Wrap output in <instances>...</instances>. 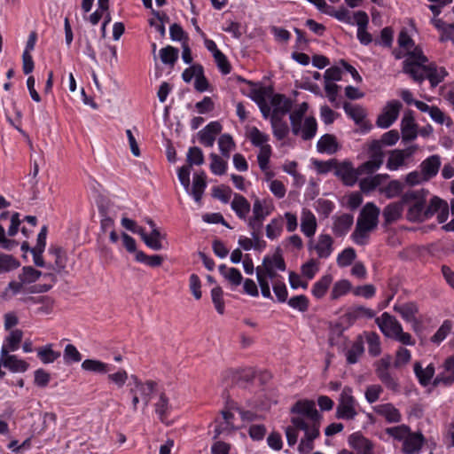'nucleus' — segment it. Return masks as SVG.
<instances>
[{
	"label": "nucleus",
	"mask_w": 454,
	"mask_h": 454,
	"mask_svg": "<svg viewBox=\"0 0 454 454\" xmlns=\"http://www.w3.org/2000/svg\"><path fill=\"white\" fill-rule=\"evenodd\" d=\"M317 219L315 215L308 208H303L301 214V230L307 237H312L317 231Z\"/></svg>",
	"instance_id": "b1692460"
},
{
	"label": "nucleus",
	"mask_w": 454,
	"mask_h": 454,
	"mask_svg": "<svg viewBox=\"0 0 454 454\" xmlns=\"http://www.w3.org/2000/svg\"><path fill=\"white\" fill-rule=\"evenodd\" d=\"M392 358L386 356L375 363V372L379 380L390 390L396 391L399 387L397 380L389 372Z\"/></svg>",
	"instance_id": "1a4fd4ad"
},
{
	"label": "nucleus",
	"mask_w": 454,
	"mask_h": 454,
	"mask_svg": "<svg viewBox=\"0 0 454 454\" xmlns=\"http://www.w3.org/2000/svg\"><path fill=\"white\" fill-rule=\"evenodd\" d=\"M442 372H439L434 379V386H450L454 384V355L448 356L442 365Z\"/></svg>",
	"instance_id": "dca6fc26"
},
{
	"label": "nucleus",
	"mask_w": 454,
	"mask_h": 454,
	"mask_svg": "<svg viewBox=\"0 0 454 454\" xmlns=\"http://www.w3.org/2000/svg\"><path fill=\"white\" fill-rule=\"evenodd\" d=\"M304 437L301 440L298 450L302 454H309L314 449V440L319 436V427L302 428Z\"/></svg>",
	"instance_id": "a878e982"
},
{
	"label": "nucleus",
	"mask_w": 454,
	"mask_h": 454,
	"mask_svg": "<svg viewBox=\"0 0 454 454\" xmlns=\"http://www.w3.org/2000/svg\"><path fill=\"white\" fill-rule=\"evenodd\" d=\"M388 177L387 175H375L363 178L359 182V186L362 192H369L381 184V183Z\"/></svg>",
	"instance_id": "a18cd8bd"
},
{
	"label": "nucleus",
	"mask_w": 454,
	"mask_h": 454,
	"mask_svg": "<svg viewBox=\"0 0 454 454\" xmlns=\"http://www.w3.org/2000/svg\"><path fill=\"white\" fill-rule=\"evenodd\" d=\"M20 265V262L12 255L0 253V274L14 270Z\"/></svg>",
	"instance_id": "3c124183"
},
{
	"label": "nucleus",
	"mask_w": 454,
	"mask_h": 454,
	"mask_svg": "<svg viewBox=\"0 0 454 454\" xmlns=\"http://www.w3.org/2000/svg\"><path fill=\"white\" fill-rule=\"evenodd\" d=\"M283 231V220L282 218H273L266 225V236L270 239H275L278 238Z\"/></svg>",
	"instance_id": "6e6d98bb"
},
{
	"label": "nucleus",
	"mask_w": 454,
	"mask_h": 454,
	"mask_svg": "<svg viewBox=\"0 0 454 454\" xmlns=\"http://www.w3.org/2000/svg\"><path fill=\"white\" fill-rule=\"evenodd\" d=\"M356 251L352 247L345 248L337 256V264L340 267H347L352 263L356 258Z\"/></svg>",
	"instance_id": "774afa93"
},
{
	"label": "nucleus",
	"mask_w": 454,
	"mask_h": 454,
	"mask_svg": "<svg viewBox=\"0 0 454 454\" xmlns=\"http://www.w3.org/2000/svg\"><path fill=\"white\" fill-rule=\"evenodd\" d=\"M418 149L417 145H411L403 150L395 149L390 152L387 161V168L395 171L405 165V161Z\"/></svg>",
	"instance_id": "2eb2a0df"
},
{
	"label": "nucleus",
	"mask_w": 454,
	"mask_h": 454,
	"mask_svg": "<svg viewBox=\"0 0 454 454\" xmlns=\"http://www.w3.org/2000/svg\"><path fill=\"white\" fill-rule=\"evenodd\" d=\"M371 231H372L367 227L356 223L355 231L351 234V238L356 245L364 246L368 243Z\"/></svg>",
	"instance_id": "864d4df0"
},
{
	"label": "nucleus",
	"mask_w": 454,
	"mask_h": 454,
	"mask_svg": "<svg viewBox=\"0 0 454 454\" xmlns=\"http://www.w3.org/2000/svg\"><path fill=\"white\" fill-rule=\"evenodd\" d=\"M370 159L361 164L357 169L359 176L371 175L377 171L383 163V153L380 141H373L370 145Z\"/></svg>",
	"instance_id": "0eeeda50"
},
{
	"label": "nucleus",
	"mask_w": 454,
	"mask_h": 454,
	"mask_svg": "<svg viewBox=\"0 0 454 454\" xmlns=\"http://www.w3.org/2000/svg\"><path fill=\"white\" fill-rule=\"evenodd\" d=\"M428 192L424 189L409 190L402 196V202L408 207L407 219L411 222H424L426 200Z\"/></svg>",
	"instance_id": "7ed1b4c3"
},
{
	"label": "nucleus",
	"mask_w": 454,
	"mask_h": 454,
	"mask_svg": "<svg viewBox=\"0 0 454 454\" xmlns=\"http://www.w3.org/2000/svg\"><path fill=\"white\" fill-rule=\"evenodd\" d=\"M222 129L223 127L219 121L209 122L198 133L200 142L207 147H212L216 136L220 134Z\"/></svg>",
	"instance_id": "6ab92c4d"
},
{
	"label": "nucleus",
	"mask_w": 454,
	"mask_h": 454,
	"mask_svg": "<svg viewBox=\"0 0 454 454\" xmlns=\"http://www.w3.org/2000/svg\"><path fill=\"white\" fill-rule=\"evenodd\" d=\"M82 369L87 372H91L98 374H106L110 372L113 368L112 365L96 359H85L81 365Z\"/></svg>",
	"instance_id": "c9c22d12"
},
{
	"label": "nucleus",
	"mask_w": 454,
	"mask_h": 454,
	"mask_svg": "<svg viewBox=\"0 0 454 454\" xmlns=\"http://www.w3.org/2000/svg\"><path fill=\"white\" fill-rule=\"evenodd\" d=\"M359 403L353 395V388L345 386L339 395L336 417L344 420H354L358 415Z\"/></svg>",
	"instance_id": "20e7f679"
},
{
	"label": "nucleus",
	"mask_w": 454,
	"mask_h": 454,
	"mask_svg": "<svg viewBox=\"0 0 454 454\" xmlns=\"http://www.w3.org/2000/svg\"><path fill=\"white\" fill-rule=\"evenodd\" d=\"M375 322L381 333L387 338L394 339L401 333V324L387 312H384L380 317H378Z\"/></svg>",
	"instance_id": "9b49d317"
},
{
	"label": "nucleus",
	"mask_w": 454,
	"mask_h": 454,
	"mask_svg": "<svg viewBox=\"0 0 454 454\" xmlns=\"http://www.w3.org/2000/svg\"><path fill=\"white\" fill-rule=\"evenodd\" d=\"M291 128L294 135L301 137L303 140H310L316 136L317 123L316 119L310 116L293 123Z\"/></svg>",
	"instance_id": "ddd939ff"
},
{
	"label": "nucleus",
	"mask_w": 454,
	"mask_h": 454,
	"mask_svg": "<svg viewBox=\"0 0 454 454\" xmlns=\"http://www.w3.org/2000/svg\"><path fill=\"white\" fill-rule=\"evenodd\" d=\"M333 282L330 274L324 275L312 286L311 293L317 299L323 298Z\"/></svg>",
	"instance_id": "a19ab883"
},
{
	"label": "nucleus",
	"mask_w": 454,
	"mask_h": 454,
	"mask_svg": "<svg viewBox=\"0 0 454 454\" xmlns=\"http://www.w3.org/2000/svg\"><path fill=\"white\" fill-rule=\"evenodd\" d=\"M218 146L222 155L229 158L231 152L235 148V143L230 134H223L218 139Z\"/></svg>",
	"instance_id": "5fc2aeb1"
},
{
	"label": "nucleus",
	"mask_w": 454,
	"mask_h": 454,
	"mask_svg": "<svg viewBox=\"0 0 454 454\" xmlns=\"http://www.w3.org/2000/svg\"><path fill=\"white\" fill-rule=\"evenodd\" d=\"M351 283L347 279L335 282L331 291V299L335 301L346 295L351 290Z\"/></svg>",
	"instance_id": "de8ad7c7"
},
{
	"label": "nucleus",
	"mask_w": 454,
	"mask_h": 454,
	"mask_svg": "<svg viewBox=\"0 0 454 454\" xmlns=\"http://www.w3.org/2000/svg\"><path fill=\"white\" fill-rule=\"evenodd\" d=\"M446 201L443 200L434 196L430 200V202L427 206H426L425 213V221L430 219L434 215H437L439 210L442 207Z\"/></svg>",
	"instance_id": "052dcab7"
},
{
	"label": "nucleus",
	"mask_w": 454,
	"mask_h": 454,
	"mask_svg": "<svg viewBox=\"0 0 454 454\" xmlns=\"http://www.w3.org/2000/svg\"><path fill=\"white\" fill-rule=\"evenodd\" d=\"M270 103L273 108L271 115L281 117L290 112L293 106L292 101L281 94L274 95Z\"/></svg>",
	"instance_id": "c85d7f7f"
},
{
	"label": "nucleus",
	"mask_w": 454,
	"mask_h": 454,
	"mask_svg": "<svg viewBox=\"0 0 454 454\" xmlns=\"http://www.w3.org/2000/svg\"><path fill=\"white\" fill-rule=\"evenodd\" d=\"M402 106V103L396 99L388 101L378 116L377 125L381 129L390 127L397 120Z\"/></svg>",
	"instance_id": "9d476101"
},
{
	"label": "nucleus",
	"mask_w": 454,
	"mask_h": 454,
	"mask_svg": "<svg viewBox=\"0 0 454 454\" xmlns=\"http://www.w3.org/2000/svg\"><path fill=\"white\" fill-rule=\"evenodd\" d=\"M131 379L133 383L129 384V394H136L139 396L143 403V410H145L150 403L151 395L156 392L157 384L153 380L142 382L134 375H131Z\"/></svg>",
	"instance_id": "6e6552de"
},
{
	"label": "nucleus",
	"mask_w": 454,
	"mask_h": 454,
	"mask_svg": "<svg viewBox=\"0 0 454 454\" xmlns=\"http://www.w3.org/2000/svg\"><path fill=\"white\" fill-rule=\"evenodd\" d=\"M413 370L419 382L423 387H426L430 383L435 372V368L433 364H429L426 368H423L419 362H416L414 364Z\"/></svg>",
	"instance_id": "2f4dec72"
},
{
	"label": "nucleus",
	"mask_w": 454,
	"mask_h": 454,
	"mask_svg": "<svg viewBox=\"0 0 454 454\" xmlns=\"http://www.w3.org/2000/svg\"><path fill=\"white\" fill-rule=\"evenodd\" d=\"M41 276L42 272L40 270L34 269L32 266H25L18 275V279L27 287V285L36 282Z\"/></svg>",
	"instance_id": "c03bdc74"
},
{
	"label": "nucleus",
	"mask_w": 454,
	"mask_h": 454,
	"mask_svg": "<svg viewBox=\"0 0 454 454\" xmlns=\"http://www.w3.org/2000/svg\"><path fill=\"white\" fill-rule=\"evenodd\" d=\"M394 310L400 314L404 321L414 325L418 324L416 315L419 311V309L414 302L395 304L394 306Z\"/></svg>",
	"instance_id": "bb28decb"
},
{
	"label": "nucleus",
	"mask_w": 454,
	"mask_h": 454,
	"mask_svg": "<svg viewBox=\"0 0 454 454\" xmlns=\"http://www.w3.org/2000/svg\"><path fill=\"white\" fill-rule=\"evenodd\" d=\"M402 138L405 142L414 140L418 136L415 121L411 114H405L401 121Z\"/></svg>",
	"instance_id": "c756f323"
},
{
	"label": "nucleus",
	"mask_w": 454,
	"mask_h": 454,
	"mask_svg": "<svg viewBox=\"0 0 454 454\" xmlns=\"http://www.w3.org/2000/svg\"><path fill=\"white\" fill-rule=\"evenodd\" d=\"M187 166L202 165L204 163V154L200 148L197 146L190 147L186 155Z\"/></svg>",
	"instance_id": "bf43d9fd"
},
{
	"label": "nucleus",
	"mask_w": 454,
	"mask_h": 454,
	"mask_svg": "<svg viewBox=\"0 0 454 454\" xmlns=\"http://www.w3.org/2000/svg\"><path fill=\"white\" fill-rule=\"evenodd\" d=\"M386 433L398 441H403L411 433L410 427L406 425H400L393 427H388L386 429Z\"/></svg>",
	"instance_id": "0e129e2a"
},
{
	"label": "nucleus",
	"mask_w": 454,
	"mask_h": 454,
	"mask_svg": "<svg viewBox=\"0 0 454 454\" xmlns=\"http://www.w3.org/2000/svg\"><path fill=\"white\" fill-rule=\"evenodd\" d=\"M22 337L23 333L21 330H12L4 340V343L3 344L1 348V354L3 356H5L10 352H14L18 350Z\"/></svg>",
	"instance_id": "7c9ffc66"
},
{
	"label": "nucleus",
	"mask_w": 454,
	"mask_h": 454,
	"mask_svg": "<svg viewBox=\"0 0 454 454\" xmlns=\"http://www.w3.org/2000/svg\"><path fill=\"white\" fill-rule=\"evenodd\" d=\"M0 356L2 358L3 366L12 372H25L29 367V364L25 360L20 359L15 355H10V353H8L5 356L1 354Z\"/></svg>",
	"instance_id": "393cba45"
},
{
	"label": "nucleus",
	"mask_w": 454,
	"mask_h": 454,
	"mask_svg": "<svg viewBox=\"0 0 454 454\" xmlns=\"http://www.w3.org/2000/svg\"><path fill=\"white\" fill-rule=\"evenodd\" d=\"M291 412L296 414L291 422L299 429L320 427L321 416L316 409V404L310 400H301L292 407Z\"/></svg>",
	"instance_id": "f03ea898"
},
{
	"label": "nucleus",
	"mask_w": 454,
	"mask_h": 454,
	"mask_svg": "<svg viewBox=\"0 0 454 454\" xmlns=\"http://www.w3.org/2000/svg\"><path fill=\"white\" fill-rule=\"evenodd\" d=\"M218 270L224 279L227 280L233 287H237L241 284L243 278L238 269L221 264Z\"/></svg>",
	"instance_id": "58836bf2"
},
{
	"label": "nucleus",
	"mask_w": 454,
	"mask_h": 454,
	"mask_svg": "<svg viewBox=\"0 0 454 454\" xmlns=\"http://www.w3.org/2000/svg\"><path fill=\"white\" fill-rule=\"evenodd\" d=\"M209 157L211 159L210 170L212 173L217 176L225 174L228 166L227 161L215 153H211Z\"/></svg>",
	"instance_id": "13d9d810"
},
{
	"label": "nucleus",
	"mask_w": 454,
	"mask_h": 454,
	"mask_svg": "<svg viewBox=\"0 0 454 454\" xmlns=\"http://www.w3.org/2000/svg\"><path fill=\"white\" fill-rule=\"evenodd\" d=\"M154 406L155 412L158 414L160 420L163 421L166 415L168 413L170 410L168 398L166 396L165 393L160 392L158 394V398L156 403H154Z\"/></svg>",
	"instance_id": "09e8293b"
},
{
	"label": "nucleus",
	"mask_w": 454,
	"mask_h": 454,
	"mask_svg": "<svg viewBox=\"0 0 454 454\" xmlns=\"http://www.w3.org/2000/svg\"><path fill=\"white\" fill-rule=\"evenodd\" d=\"M107 379L111 383L114 384L118 388H121L126 384V382L129 379V374L126 370L120 368L118 371H116L113 373L108 372Z\"/></svg>",
	"instance_id": "e2e57ef3"
},
{
	"label": "nucleus",
	"mask_w": 454,
	"mask_h": 454,
	"mask_svg": "<svg viewBox=\"0 0 454 454\" xmlns=\"http://www.w3.org/2000/svg\"><path fill=\"white\" fill-rule=\"evenodd\" d=\"M348 444L359 454H374L372 442L358 433L348 437Z\"/></svg>",
	"instance_id": "4be33fe9"
},
{
	"label": "nucleus",
	"mask_w": 454,
	"mask_h": 454,
	"mask_svg": "<svg viewBox=\"0 0 454 454\" xmlns=\"http://www.w3.org/2000/svg\"><path fill=\"white\" fill-rule=\"evenodd\" d=\"M348 316L355 320L359 318H372L375 316V312L369 308L356 306L350 309Z\"/></svg>",
	"instance_id": "69168bd1"
},
{
	"label": "nucleus",
	"mask_w": 454,
	"mask_h": 454,
	"mask_svg": "<svg viewBox=\"0 0 454 454\" xmlns=\"http://www.w3.org/2000/svg\"><path fill=\"white\" fill-rule=\"evenodd\" d=\"M335 175L348 186L354 185L360 176L358 169L355 168L350 162L347 161L336 165Z\"/></svg>",
	"instance_id": "f3484780"
},
{
	"label": "nucleus",
	"mask_w": 454,
	"mask_h": 454,
	"mask_svg": "<svg viewBox=\"0 0 454 454\" xmlns=\"http://www.w3.org/2000/svg\"><path fill=\"white\" fill-rule=\"evenodd\" d=\"M366 341L369 354L372 356H379L381 351L380 336L375 333H368L366 334Z\"/></svg>",
	"instance_id": "680f3d73"
},
{
	"label": "nucleus",
	"mask_w": 454,
	"mask_h": 454,
	"mask_svg": "<svg viewBox=\"0 0 454 454\" xmlns=\"http://www.w3.org/2000/svg\"><path fill=\"white\" fill-rule=\"evenodd\" d=\"M231 207L239 219H248L247 216L251 210V205L243 195L235 193L231 202Z\"/></svg>",
	"instance_id": "5701e85b"
},
{
	"label": "nucleus",
	"mask_w": 454,
	"mask_h": 454,
	"mask_svg": "<svg viewBox=\"0 0 454 454\" xmlns=\"http://www.w3.org/2000/svg\"><path fill=\"white\" fill-rule=\"evenodd\" d=\"M142 233L140 237L148 247L155 251L162 249L161 241L165 239V235L161 234L159 230H152L149 234L144 230Z\"/></svg>",
	"instance_id": "473e14b6"
},
{
	"label": "nucleus",
	"mask_w": 454,
	"mask_h": 454,
	"mask_svg": "<svg viewBox=\"0 0 454 454\" xmlns=\"http://www.w3.org/2000/svg\"><path fill=\"white\" fill-rule=\"evenodd\" d=\"M10 219V226L7 231V234L9 237H14L18 231L20 225V214L15 212L10 215V212L4 211L0 214V222ZM18 242L6 238L5 229L2 223H0V247L3 249L11 251L15 247H17Z\"/></svg>",
	"instance_id": "423d86ee"
},
{
	"label": "nucleus",
	"mask_w": 454,
	"mask_h": 454,
	"mask_svg": "<svg viewBox=\"0 0 454 454\" xmlns=\"http://www.w3.org/2000/svg\"><path fill=\"white\" fill-rule=\"evenodd\" d=\"M441 165V157L434 154L425 159L420 163L419 168L426 176V180L429 181L438 174Z\"/></svg>",
	"instance_id": "412c9836"
},
{
	"label": "nucleus",
	"mask_w": 454,
	"mask_h": 454,
	"mask_svg": "<svg viewBox=\"0 0 454 454\" xmlns=\"http://www.w3.org/2000/svg\"><path fill=\"white\" fill-rule=\"evenodd\" d=\"M373 411L384 418L388 423H398L402 419L401 412L392 403H381L372 407Z\"/></svg>",
	"instance_id": "aec40b11"
},
{
	"label": "nucleus",
	"mask_w": 454,
	"mask_h": 454,
	"mask_svg": "<svg viewBox=\"0 0 454 454\" xmlns=\"http://www.w3.org/2000/svg\"><path fill=\"white\" fill-rule=\"evenodd\" d=\"M364 351V343L361 339L356 340L347 351L346 357L348 364H353L358 362L359 357Z\"/></svg>",
	"instance_id": "8fccbe9b"
},
{
	"label": "nucleus",
	"mask_w": 454,
	"mask_h": 454,
	"mask_svg": "<svg viewBox=\"0 0 454 454\" xmlns=\"http://www.w3.org/2000/svg\"><path fill=\"white\" fill-rule=\"evenodd\" d=\"M425 439L420 433H410L405 438L403 445L404 454H418L423 445Z\"/></svg>",
	"instance_id": "cd10ccee"
},
{
	"label": "nucleus",
	"mask_w": 454,
	"mask_h": 454,
	"mask_svg": "<svg viewBox=\"0 0 454 454\" xmlns=\"http://www.w3.org/2000/svg\"><path fill=\"white\" fill-rule=\"evenodd\" d=\"M309 248L316 251L318 258L327 259L333 251V239L329 234H320Z\"/></svg>",
	"instance_id": "a211bd4d"
},
{
	"label": "nucleus",
	"mask_w": 454,
	"mask_h": 454,
	"mask_svg": "<svg viewBox=\"0 0 454 454\" xmlns=\"http://www.w3.org/2000/svg\"><path fill=\"white\" fill-rule=\"evenodd\" d=\"M397 42L399 47L406 51V59H404V60H408L411 53L416 50H422L419 46L415 45L414 41L408 35L407 30L404 28L400 31Z\"/></svg>",
	"instance_id": "ea45409f"
},
{
	"label": "nucleus",
	"mask_w": 454,
	"mask_h": 454,
	"mask_svg": "<svg viewBox=\"0 0 454 454\" xmlns=\"http://www.w3.org/2000/svg\"><path fill=\"white\" fill-rule=\"evenodd\" d=\"M403 72L419 83L427 79L432 87H436L448 74L444 67L429 63L422 50H416L408 60H403Z\"/></svg>",
	"instance_id": "f257e3e1"
},
{
	"label": "nucleus",
	"mask_w": 454,
	"mask_h": 454,
	"mask_svg": "<svg viewBox=\"0 0 454 454\" xmlns=\"http://www.w3.org/2000/svg\"><path fill=\"white\" fill-rule=\"evenodd\" d=\"M343 109L346 114L360 127L363 133H366L371 129L372 125L366 120V112L362 106L345 103Z\"/></svg>",
	"instance_id": "4468645a"
},
{
	"label": "nucleus",
	"mask_w": 454,
	"mask_h": 454,
	"mask_svg": "<svg viewBox=\"0 0 454 454\" xmlns=\"http://www.w3.org/2000/svg\"><path fill=\"white\" fill-rule=\"evenodd\" d=\"M37 356L43 364H51L60 356V353L54 351L51 345H46L38 349Z\"/></svg>",
	"instance_id": "4d7b16f0"
},
{
	"label": "nucleus",
	"mask_w": 454,
	"mask_h": 454,
	"mask_svg": "<svg viewBox=\"0 0 454 454\" xmlns=\"http://www.w3.org/2000/svg\"><path fill=\"white\" fill-rule=\"evenodd\" d=\"M380 213V208L372 202L366 203L357 218L356 223L373 231L378 225Z\"/></svg>",
	"instance_id": "f8f14e48"
},
{
	"label": "nucleus",
	"mask_w": 454,
	"mask_h": 454,
	"mask_svg": "<svg viewBox=\"0 0 454 454\" xmlns=\"http://www.w3.org/2000/svg\"><path fill=\"white\" fill-rule=\"evenodd\" d=\"M403 189V184L398 180L390 181L381 192L386 195L387 199H392L398 196Z\"/></svg>",
	"instance_id": "338daca9"
},
{
	"label": "nucleus",
	"mask_w": 454,
	"mask_h": 454,
	"mask_svg": "<svg viewBox=\"0 0 454 454\" xmlns=\"http://www.w3.org/2000/svg\"><path fill=\"white\" fill-rule=\"evenodd\" d=\"M178 50L173 46L168 45L160 50V58L163 64L174 66L178 59Z\"/></svg>",
	"instance_id": "603ef678"
},
{
	"label": "nucleus",
	"mask_w": 454,
	"mask_h": 454,
	"mask_svg": "<svg viewBox=\"0 0 454 454\" xmlns=\"http://www.w3.org/2000/svg\"><path fill=\"white\" fill-rule=\"evenodd\" d=\"M353 215L343 214L334 219L333 231L336 236H344L353 224Z\"/></svg>",
	"instance_id": "f704fd0d"
},
{
	"label": "nucleus",
	"mask_w": 454,
	"mask_h": 454,
	"mask_svg": "<svg viewBox=\"0 0 454 454\" xmlns=\"http://www.w3.org/2000/svg\"><path fill=\"white\" fill-rule=\"evenodd\" d=\"M253 215L247 219V225L252 231V238L258 241L262 228L263 221L270 215L271 208L266 200L256 198L252 208Z\"/></svg>",
	"instance_id": "39448f33"
},
{
	"label": "nucleus",
	"mask_w": 454,
	"mask_h": 454,
	"mask_svg": "<svg viewBox=\"0 0 454 454\" xmlns=\"http://www.w3.org/2000/svg\"><path fill=\"white\" fill-rule=\"evenodd\" d=\"M317 148L320 153L333 154L338 149L336 138L333 135L325 134L317 141Z\"/></svg>",
	"instance_id": "79ce46f5"
},
{
	"label": "nucleus",
	"mask_w": 454,
	"mask_h": 454,
	"mask_svg": "<svg viewBox=\"0 0 454 454\" xmlns=\"http://www.w3.org/2000/svg\"><path fill=\"white\" fill-rule=\"evenodd\" d=\"M247 137L251 143L260 149L263 146H270L268 145L269 136L260 131L256 127H252L247 134Z\"/></svg>",
	"instance_id": "49530a36"
},
{
	"label": "nucleus",
	"mask_w": 454,
	"mask_h": 454,
	"mask_svg": "<svg viewBox=\"0 0 454 454\" xmlns=\"http://www.w3.org/2000/svg\"><path fill=\"white\" fill-rule=\"evenodd\" d=\"M270 122L273 129V134L277 139L282 140L284 139L288 132L289 128L285 121H283L281 116L271 115Z\"/></svg>",
	"instance_id": "37998d69"
},
{
	"label": "nucleus",
	"mask_w": 454,
	"mask_h": 454,
	"mask_svg": "<svg viewBox=\"0 0 454 454\" xmlns=\"http://www.w3.org/2000/svg\"><path fill=\"white\" fill-rule=\"evenodd\" d=\"M205 179L206 176L203 172L193 176L192 187L188 193L193 197L197 203H200L203 192L207 187Z\"/></svg>",
	"instance_id": "4c0bfd02"
},
{
	"label": "nucleus",
	"mask_w": 454,
	"mask_h": 454,
	"mask_svg": "<svg viewBox=\"0 0 454 454\" xmlns=\"http://www.w3.org/2000/svg\"><path fill=\"white\" fill-rule=\"evenodd\" d=\"M404 204L401 201L388 204L383 210V217L386 224L397 221L403 214V207Z\"/></svg>",
	"instance_id": "e433bc0d"
},
{
	"label": "nucleus",
	"mask_w": 454,
	"mask_h": 454,
	"mask_svg": "<svg viewBox=\"0 0 454 454\" xmlns=\"http://www.w3.org/2000/svg\"><path fill=\"white\" fill-rule=\"evenodd\" d=\"M20 293H30L35 294L37 293L36 288L35 286L27 288L20 280H13L11 281L7 287L2 293L1 297L3 299H9L12 296H14Z\"/></svg>",
	"instance_id": "72a5a7b5"
}]
</instances>
